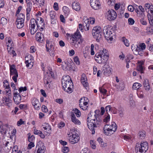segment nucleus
I'll list each match as a JSON object with an SVG mask.
<instances>
[{
  "instance_id": "nucleus-60",
  "label": "nucleus",
  "mask_w": 153,
  "mask_h": 153,
  "mask_svg": "<svg viewBox=\"0 0 153 153\" xmlns=\"http://www.w3.org/2000/svg\"><path fill=\"white\" fill-rule=\"evenodd\" d=\"M134 23V20L132 18H129L128 19V23L129 25H132Z\"/></svg>"
},
{
  "instance_id": "nucleus-32",
  "label": "nucleus",
  "mask_w": 153,
  "mask_h": 153,
  "mask_svg": "<svg viewBox=\"0 0 153 153\" xmlns=\"http://www.w3.org/2000/svg\"><path fill=\"white\" fill-rule=\"evenodd\" d=\"M138 63L139 64L137 67V69L138 71H139L141 73H143L144 69L142 66L144 62L143 61H139Z\"/></svg>"
},
{
  "instance_id": "nucleus-16",
  "label": "nucleus",
  "mask_w": 153,
  "mask_h": 153,
  "mask_svg": "<svg viewBox=\"0 0 153 153\" xmlns=\"http://www.w3.org/2000/svg\"><path fill=\"white\" fill-rule=\"evenodd\" d=\"M37 28L41 31H42L45 28V23L42 18H38L36 20Z\"/></svg>"
},
{
  "instance_id": "nucleus-38",
  "label": "nucleus",
  "mask_w": 153,
  "mask_h": 153,
  "mask_svg": "<svg viewBox=\"0 0 153 153\" xmlns=\"http://www.w3.org/2000/svg\"><path fill=\"white\" fill-rule=\"evenodd\" d=\"M32 1L34 4H36L40 6L43 5L44 3V0H32Z\"/></svg>"
},
{
  "instance_id": "nucleus-57",
  "label": "nucleus",
  "mask_w": 153,
  "mask_h": 153,
  "mask_svg": "<svg viewBox=\"0 0 153 153\" xmlns=\"http://www.w3.org/2000/svg\"><path fill=\"white\" fill-rule=\"evenodd\" d=\"M69 148L66 146H64L62 149V152L64 153H67L69 152Z\"/></svg>"
},
{
  "instance_id": "nucleus-61",
  "label": "nucleus",
  "mask_w": 153,
  "mask_h": 153,
  "mask_svg": "<svg viewBox=\"0 0 153 153\" xmlns=\"http://www.w3.org/2000/svg\"><path fill=\"white\" fill-rule=\"evenodd\" d=\"M81 153H90L89 151L87 148H84L81 151Z\"/></svg>"
},
{
  "instance_id": "nucleus-23",
  "label": "nucleus",
  "mask_w": 153,
  "mask_h": 153,
  "mask_svg": "<svg viewBox=\"0 0 153 153\" xmlns=\"http://www.w3.org/2000/svg\"><path fill=\"white\" fill-rule=\"evenodd\" d=\"M102 69L104 74L106 76H109L111 72V68L108 65L103 67Z\"/></svg>"
},
{
  "instance_id": "nucleus-47",
  "label": "nucleus",
  "mask_w": 153,
  "mask_h": 153,
  "mask_svg": "<svg viewBox=\"0 0 153 153\" xmlns=\"http://www.w3.org/2000/svg\"><path fill=\"white\" fill-rule=\"evenodd\" d=\"M7 21V19L4 17H2L1 19V24L4 25L6 24Z\"/></svg>"
},
{
  "instance_id": "nucleus-26",
  "label": "nucleus",
  "mask_w": 153,
  "mask_h": 153,
  "mask_svg": "<svg viewBox=\"0 0 153 153\" xmlns=\"http://www.w3.org/2000/svg\"><path fill=\"white\" fill-rule=\"evenodd\" d=\"M89 20L87 17H84L83 19V25L86 26V28L85 29V30H89Z\"/></svg>"
},
{
  "instance_id": "nucleus-22",
  "label": "nucleus",
  "mask_w": 153,
  "mask_h": 153,
  "mask_svg": "<svg viewBox=\"0 0 153 153\" xmlns=\"http://www.w3.org/2000/svg\"><path fill=\"white\" fill-rule=\"evenodd\" d=\"M45 47L47 51L49 53L53 51L54 49V48L51 43L48 40L46 41Z\"/></svg>"
},
{
  "instance_id": "nucleus-4",
  "label": "nucleus",
  "mask_w": 153,
  "mask_h": 153,
  "mask_svg": "<svg viewBox=\"0 0 153 153\" xmlns=\"http://www.w3.org/2000/svg\"><path fill=\"white\" fill-rule=\"evenodd\" d=\"M69 140L71 144H75L78 142L80 140L78 134L75 129H70V131L67 133Z\"/></svg>"
},
{
  "instance_id": "nucleus-36",
  "label": "nucleus",
  "mask_w": 153,
  "mask_h": 153,
  "mask_svg": "<svg viewBox=\"0 0 153 153\" xmlns=\"http://www.w3.org/2000/svg\"><path fill=\"white\" fill-rule=\"evenodd\" d=\"M43 34L40 32H37L36 34L35 38L36 40L39 42H41L42 41V36Z\"/></svg>"
},
{
  "instance_id": "nucleus-34",
  "label": "nucleus",
  "mask_w": 153,
  "mask_h": 153,
  "mask_svg": "<svg viewBox=\"0 0 153 153\" xmlns=\"http://www.w3.org/2000/svg\"><path fill=\"white\" fill-rule=\"evenodd\" d=\"M115 86L116 89L119 91H122L125 88V85L123 83L121 82H120L119 85H115Z\"/></svg>"
},
{
  "instance_id": "nucleus-50",
  "label": "nucleus",
  "mask_w": 153,
  "mask_h": 153,
  "mask_svg": "<svg viewBox=\"0 0 153 153\" xmlns=\"http://www.w3.org/2000/svg\"><path fill=\"white\" fill-rule=\"evenodd\" d=\"M74 112L76 116L77 117H80L81 113L80 111L77 108H75L74 110Z\"/></svg>"
},
{
  "instance_id": "nucleus-43",
  "label": "nucleus",
  "mask_w": 153,
  "mask_h": 153,
  "mask_svg": "<svg viewBox=\"0 0 153 153\" xmlns=\"http://www.w3.org/2000/svg\"><path fill=\"white\" fill-rule=\"evenodd\" d=\"M100 91L104 96L106 95L107 90L104 88L103 87H101L99 88Z\"/></svg>"
},
{
  "instance_id": "nucleus-14",
  "label": "nucleus",
  "mask_w": 153,
  "mask_h": 153,
  "mask_svg": "<svg viewBox=\"0 0 153 153\" xmlns=\"http://www.w3.org/2000/svg\"><path fill=\"white\" fill-rule=\"evenodd\" d=\"M36 20L34 19H32L30 20L29 25V30L32 35L34 34L38 29L36 27Z\"/></svg>"
},
{
  "instance_id": "nucleus-2",
  "label": "nucleus",
  "mask_w": 153,
  "mask_h": 153,
  "mask_svg": "<svg viewBox=\"0 0 153 153\" xmlns=\"http://www.w3.org/2000/svg\"><path fill=\"white\" fill-rule=\"evenodd\" d=\"M63 89L68 93L72 92L71 87L73 86V83L69 76H63L62 79Z\"/></svg>"
},
{
  "instance_id": "nucleus-48",
  "label": "nucleus",
  "mask_w": 153,
  "mask_h": 153,
  "mask_svg": "<svg viewBox=\"0 0 153 153\" xmlns=\"http://www.w3.org/2000/svg\"><path fill=\"white\" fill-rule=\"evenodd\" d=\"M28 140L29 142H33L35 140V137L33 135H32L30 136V134L29 135L28 134Z\"/></svg>"
},
{
  "instance_id": "nucleus-13",
  "label": "nucleus",
  "mask_w": 153,
  "mask_h": 153,
  "mask_svg": "<svg viewBox=\"0 0 153 153\" xmlns=\"http://www.w3.org/2000/svg\"><path fill=\"white\" fill-rule=\"evenodd\" d=\"M46 150V147L44 143L39 141L37 143L35 153H44Z\"/></svg>"
},
{
  "instance_id": "nucleus-5",
  "label": "nucleus",
  "mask_w": 153,
  "mask_h": 153,
  "mask_svg": "<svg viewBox=\"0 0 153 153\" xmlns=\"http://www.w3.org/2000/svg\"><path fill=\"white\" fill-rule=\"evenodd\" d=\"M117 128V126L114 122H112L111 124L105 126L103 130L105 134L107 135H110L114 133Z\"/></svg>"
},
{
  "instance_id": "nucleus-42",
  "label": "nucleus",
  "mask_w": 153,
  "mask_h": 153,
  "mask_svg": "<svg viewBox=\"0 0 153 153\" xmlns=\"http://www.w3.org/2000/svg\"><path fill=\"white\" fill-rule=\"evenodd\" d=\"M138 134L140 137L143 139L146 136V132L144 130H141L139 131Z\"/></svg>"
},
{
  "instance_id": "nucleus-3",
  "label": "nucleus",
  "mask_w": 153,
  "mask_h": 153,
  "mask_svg": "<svg viewBox=\"0 0 153 153\" xmlns=\"http://www.w3.org/2000/svg\"><path fill=\"white\" fill-rule=\"evenodd\" d=\"M71 44L77 48L79 45L82 42L81 36L79 30H77L74 34L72 35L70 39Z\"/></svg>"
},
{
  "instance_id": "nucleus-54",
  "label": "nucleus",
  "mask_w": 153,
  "mask_h": 153,
  "mask_svg": "<svg viewBox=\"0 0 153 153\" xmlns=\"http://www.w3.org/2000/svg\"><path fill=\"white\" fill-rule=\"evenodd\" d=\"M28 146V149H30L35 146L34 143L33 142H30Z\"/></svg>"
},
{
  "instance_id": "nucleus-15",
  "label": "nucleus",
  "mask_w": 153,
  "mask_h": 153,
  "mask_svg": "<svg viewBox=\"0 0 153 153\" xmlns=\"http://www.w3.org/2000/svg\"><path fill=\"white\" fill-rule=\"evenodd\" d=\"M106 16L109 21L114 20L117 18V14L114 10L111 9L107 11Z\"/></svg>"
},
{
  "instance_id": "nucleus-7",
  "label": "nucleus",
  "mask_w": 153,
  "mask_h": 153,
  "mask_svg": "<svg viewBox=\"0 0 153 153\" xmlns=\"http://www.w3.org/2000/svg\"><path fill=\"white\" fill-rule=\"evenodd\" d=\"M97 115H94L95 118L94 119H92L89 120H87V125L88 128L92 131V134H94L95 133L94 128L97 127V125L100 124V121L98 120V118H97Z\"/></svg>"
},
{
  "instance_id": "nucleus-41",
  "label": "nucleus",
  "mask_w": 153,
  "mask_h": 153,
  "mask_svg": "<svg viewBox=\"0 0 153 153\" xmlns=\"http://www.w3.org/2000/svg\"><path fill=\"white\" fill-rule=\"evenodd\" d=\"M63 12L66 16H67L70 13V10L66 6H64L62 8Z\"/></svg>"
},
{
  "instance_id": "nucleus-19",
  "label": "nucleus",
  "mask_w": 153,
  "mask_h": 153,
  "mask_svg": "<svg viewBox=\"0 0 153 153\" xmlns=\"http://www.w3.org/2000/svg\"><path fill=\"white\" fill-rule=\"evenodd\" d=\"M31 104L34 108L36 110H39L40 109L41 104L39 100L35 97L31 99Z\"/></svg>"
},
{
  "instance_id": "nucleus-8",
  "label": "nucleus",
  "mask_w": 153,
  "mask_h": 153,
  "mask_svg": "<svg viewBox=\"0 0 153 153\" xmlns=\"http://www.w3.org/2000/svg\"><path fill=\"white\" fill-rule=\"evenodd\" d=\"M102 31L101 28L98 26L94 27L92 30V35L97 42H100L102 41L101 34Z\"/></svg>"
},
{
  "instance_id": "nucleus-17",
  "label": "nucleus",
  "mask_w": 153,
  "mask_h": 153,
  "mask_svg": "<svg viewBox=\"0 0 153 153\" xmlns=\"http://www.w3.org/2000/svg\"><path fill=\"white\" fill-rule=\"evenodd\" d=\"M42 128L44 133L46 135H50L51 132V126L48 123H43L42 126Z\"/></svg>"
},
{
  "instance_id": "nucleus-20",
  "label": "nucleus",
  "mask_w": 153,
  "mask_h": 153,
  "mask_svg": "<svg viewBox=\"0 0 153 153\" xmlns=\"http://www.w3.org/2000/svg\"><path fill=\"white\" fill-rule=\"evenodd\" d=\"M90 5L94 10H97L101 8V5L98 0H90Z\"/></svg>"
},
{
  "instance_id": "nucleus-59",
  "label": "nucleus",
  "mask_w": 153,
  "mask_h": 153,
  "mask_svg": "<svg viewBox=\"0 0 153 153\" xmlns=\"http://www.w3.org/2000/svg\"><path fill=\"white\" fill-rule=\"evenodd\" d=\"M24 123V122L23 121L22 119H20L19 121L17 122V125L19 126H21L22 124Z\"/></svg>"
},
{
  "instance_id": "nucleus-9",
  "label": "nucleus",
  "mask_w": 153,
  "mask_h": 153,
  "mask_svg": "<svg viewBox=\"0 0 153 153\" xmlns=\"http://www.w3.org/2000/svg\"><path fill=\"white\" fill-rule=\"evenodd\" d=\"M112 27L109 26H105L103 29V33L105 37L108 40L111 41L113 40V32Z\"/></svg>"
},
{
  "instance_id": "nucleus-6",
  "label": "nucleus",
  "mask_w": 153,
  "mask_h": 153,
  "mask_svg": "<svg viewBox=\"0 0 153 153\" xmlns=\"http://www.w3.org/2000/svg\"><path fill=\"white\" fill-rule=\"evenodd\" d=\"M149 146L146 142H142L136 144L135 151L137 153H145L148 150Z\"/></svg>"
},
{
  "instance_id": "nucleus-49",
  "label": "nucleus",
  "mask_w": 153,
  "mask_h": 153,
  "mask_svg": "<svg viewBox=\"0 0 153 153\" xmlns=\"http://www.w3.org/2000/svg\"><path fill=\"white\" fill-rule=\"evenodd\" d=\"M74 61L75 63L77 65H79L80 62L78 57L77 56L74 57L73 58Z\"/></svg>"
},
{
  "instance_id": "nucleus-37",
  "label": "nucleus",
  "mask_w": 153,
  "mask_h": 153,
  "mask_svg": "<svg viewBox=\"0 0 153 153\" xmlns=\"http://www.w3.org/2000/svg\"><path fill=\"white\" fill-rule=\"evenodd\" d=\"M140 23L143 25H146L147 22L144 19L145 15L144 13H141L140 14Z\"/></svg>"
},
{
  "instance_id": "nucleus-24",
  "label": "nucleus",
  "mask_w": 153,
  "mask_h": 153,
  "mask_svg": "<svg viewBox=\"0 0 153 153\" xmlns=\"http://www.w3.org/2000/svg\"><path fill=\"white\" fill-rule=\"evenodd\" d=\"M50 18L51 20V23L52 24H55L56 22V13L53 11H51L50 13Z\"/></svg>"
},
{
  "instance_id": "nucleus-62",
  "label": "nucleus",
  "mask_w": 153,
  "mask_h": 153,
  "mask_svg": "<svg viewBox=\"0 0 153 153\" xmlns=\"http://www.w3.org/2000/svg\"><path fill=\"white\" fill-rule=\"evenodd\" d=\"M3 101L4 102L7 103L10 102V100L9 98H7L6 97H4L3 98Z\"/></svg>"
},
{
  "instance_id": "nucleus-28",
  "label": "nucleus",
  "mask_w": 153,
  "mask_h": 153,
  "mask_svg": "<svg viewBox=\"0 0 153 153\" xmlns=\"http://www.w3.org/2000/svg\"><path fill=\"white\" fill-rule=\"evenodd\" d=\"M143 85L146 91H148L150 90V85L148 79H144L143 82Z\"/></svg>"
},
{
  "instance_id": "nucleus-27",
  "label": "nucleus",
  "mask_w": 153,
  "mask_h": 153,
  "mask_svg": "<svg viewBox=\"0 0 153 153\" xmlns=\"http://www.w3.org/2000/svg\"><path fill=\"white\" fill-rule=\"evenodd\" d=\"M146 46L144 43H142L139 45V46H137V48L135 49V51L138 52V53L139 54V53L140 51H142L144 50L146 48Z\"/></svg>"
},
{
  "instance_id": "nucleus-12",
  "label": "nucleus",
  "mask_w": 153,
  "mask_h": 153,
  "mask_svg": "<svg viewBox=\"0 0 153 153\" xmlns=\"http://www.w3.org/2000/svg\"><path fill=\"white\" fill-rule=\"evenodd\" d=\"M88 102L89 100L88 98L85 97L81 98L80 99L79 102L80 108L83 110L87 109Z\"/></svg>"
},
{
  "instance_id": "nucleus-18",
  "label": "nucleus",
  "mask_w": 153,
  "mask_h": 153,
  "mask_svg": "<svg viewBox=\"0 0 153 153\" xmlns=\"http://www.w3.org/2000/svg\"><path fill=\"white\" fill-rule=\"evenodd\" d=\"M25 60L27 67L29 68H31L34 64L33 57L31 55H28L25 57Z\"/></svg>"
},
{
  "instance_id": "nucleus-1",
  "label": "nucleus",
  "mask_w": 153,
  "mask_h": 153,
  "mask_svg": "<svg viewBox=\"0 0 153 153\" xmlns=\"http://www.w3.org/2000/svg\"><path fill=\"white\" fill-rule=\"evenodd\" d=\"M108 51L105 49L96 53L95 55V59L96 62L100 64L106 63L108 58Z\"/></svg>"
},
{
  "instance_id": "nucleus-33",
  "label": "nucleus",
  "mask_w": 153,
  "mask_h": 153,
  "mask_svg": "<svg viewBox=\"0 0 153 153\" xmlns=\"http://www.w3.org/2000/svg\"><path fill=\"white\" fill-rule=\"evenodd\" d=\"M51 78L49 76L46 75L44 78V83L46 85V86L49 87V83H50L51 81Z\"/></svg>"
},
{
  "instance_id": "nucleus-31",
  "label": "nucleus",
  "mask_w": 153,
  "mask_h": 153,
  "mask_svg": "<svg viewBox=\"0 0 153 153\" xmlns=\"http://www.w3.org/2000/svg\"><path fill=\"white\" fill-rule=\"evenodd\" d=\"M71 120L75 125H80L81 124L80 121L76 119L74 114H73L71 115Z\"/></svg>"
},
{
  "instance_id": "nucleus-63",
  "label": "nucleus",
  "mask_w": 153,
  "mask_h": 153,
  "mask_svg": "<svg viewBox=\"0 0 153 153\" xmlns=\"http://www.w3.org/2000/svg\"><path fill=\"white\" fill-rule=\"evenodd\" d=\"M36 51V49L34 46H31L30 48V52L31 53L35 52Z\"/></svg>"
},
{
  "instance_id": "nucleus-46",
  "label": "nucleus",
  "mask_w": 153,
  "mask_h": 153,
  "mask_svg": "<svg viewBox=\"0 0 153 153\" xmlns=\"http://www.w3.org/2000/svg\"><path fill=\"white\" fill-rule=\"evenodd\" d=\"M110 116L108 114L106 115L105 116V118L103 119V122L105 123H107L110 121Z\"/></svg>"
},
{
  "instance_id": "nucleus-56",
  "label": "nucleus",
  "mask_w": 153,
  "mask_h": 153,
  "mask_svg": "<svg viewBox=\"0 0 153 153\" xmlns=\"http://www.w3.org/2000/svg\"><path fill=\"white\" fill-rule=\"evenodd\" d=\"M7 47H9L10 46H13V42L11 39H8L7 43H6Z\"/></svg>"
},
{
  "instance_id": "nucleus-64",
  "label": "nucleus",
  "mask_w": 153,
  "mask_h": 153,
  "mask_svg": "<svg viewBox=\"0 0 153 153\" xmlns=\"http://www.w3.org/2000/svg\"><path fill=\"white\" fill-rule=\"evenodd\" d=\"M128 9L129 11L132 12L134 11V8L131 5H129L128 7Z\"/></svg>"
},
{
  "instance_id": "nucleus-30",
  "label": "nucleus",
  "mask_w": 153,
  "mask_h": 153,
  "mask_svg": "<svg viewBox=\"0 0 153 153\" xmlns=\"http://www.w3.org/2000/svg\"><path fill=\"white\" fill-rule=\"evenodd\" d=\"M72 8L73 9L76 11H79L80 9L79 3L76 2H74L72 3Z\"/></svg>"
},
{
  "instance_id": "nucleus-35",
  "label": "nucleus",
  "mask_w": 153,
  "mask_h": 153,
  "mask_svg": "<svg viewBox=\"0 0 153 153\" xmlns=\"http://www.w3.org/2000/svg\"><path fill=\"white\" fill-rule=\"evenodd\" d=\"M15 103L16 104H19L21 101V97L20 95L15 96L13 97Z\"/></svg>"
},
{
  "instance_id": "nucleus-11",
  "label": "nucleus",
  "mask_w": 153,
  "mask_h": 153,
  "mask_svg": "<svg viewBox=\"0 0 153 153\" xmlns=\"http://www.w3.org/2000/svg\"><path fill=\"white\" fill-rule=\"evenodd\" d=\"M10 76H13L12 79L15 82L17 81V78L18 74L17 71L16 69L15 66L14 65H10Z\"/></svg>"
},
{
  "instance_id": "nucleus-25",
  "label": "nucleus",
  "mask_w": 153,
  "mask_h": 153,
  "mask_svg": "<svg viewBox=\"0 0 153 153\" xmlns=\"http://www.w3.org/2000/svg\"><path fill=\"white\" fill-rule=\"evenodd\" d=\"M81 81L82 85L84 87H86L88 85L87 82V77L84 74H83L82 75L81 78Z\"/></svg>"
},
{
  "instance_id": "nucleus-44",
  "label": "nucleus",
  "mask_w": 153,
  "mask_h": 153,
  "mask_svg": "<svg viewBox=\"0 0 153 153\" xmlns=\"http://www.w3.org/2000/svg\"><path fill=\"white\" fill-rule=\"evenodd\" d=\"M5 89L6 91V92L7 95H8L9 97H11V91L10 89V87H9L8 85L6 86Z\"/></svg>"
},
{
  "instance_id": "nucleus-53",
  "label": "nucleus",
  "mask_w": 153,
  "mask_h": 153,
  "mask_svg": "<svg viewBox=\"0 0 153 153\" xmlns=\"http://www.w3.org/2000/svg\"><path fill=\"white\" fill-rule=\"evenodd\" d=\"M94 45L93 44H92L91 46V54L92 55H93L95 54L94 52Z\"/></svg>"
},
{
  "instance_id": "nucleus-51",
  "label": "nucleus",
  "mask_w": 153,
  "mask_h": 153,
  "mask_svg": "<svg viewBox=\"0 0 153 153\" xmlns=\"http://www.w3.org/2000/svg\"><path fill=\"white\" fill-rule=\"evenodd\" d=\"M42 110L43 112L45 113H47L48 111L47 107L44 105H43L42 106Z\"/></svg>"
},
{
  "instance_id": "nucleus-45",
  "label": "nucleus",
  "mask_w": 153,
  "mask_h": 153,
  "mask_svg": "<svg viewBox=\"0 0 153 153\" xmlns=\"http://www.w3.org/2000/svg\"><path fill=\"white\" fill-rule=\"evenodd\" d=\"M147 16L149 24L153 26V17L151 16V15H148Z\"/></svg>"
},
{
  "instance_id": "nucleus-39",
  "label": "nucleus",
  "mask_w": 153,
  "mask_h": 153,
  "mask_svg": "<svg viewBox=\"0 0 153 153\" xmlns=\"http://www.w3.org/2000/svg\"><path fill=\"white\" fill-rule=\"evenodd\" d=\"M121 41L126 46L128 47L129 46V42L125 37H122L121 39Z\"/></svg>"
},
{
  "instance_id": "nucleus-40",
  "label": "nucleus",
  "mask_w": 153,
  "mask_h": 153,
  "mask_svg": "<svg viewBox=\"0 0 153 153\" xmlns=\"http://www.w3.org/2000/svg\"><path fill=\"white\" fill-rule=\"evenodd\" d=\"M141 86V84L139 83L135 82L133 84L132 89L133 90H137L139 89Z\"/></svg>"
},
{
  "instance_id": "nucleus-58",
  "label": "nucleus",
  "mask_w": 153,
  "mask_h": 153,
  "mask_svg": "<svg viewBox=\"0 0 153 153\" xmlns=\"http://www.w3.org/2000/svg\"><path fill=\"white\" fill-rule=\"evenodd\" d=\"M90 143L91 148L94 149H95L96 148V146L94 141L92 140H90Z\"/></svg>"
},
{
  "instance_id": "nucleus-52",
  "label": "nucleus",
  "mask_w": 153,
  "mask_h": 153,
  "mask_svg": "<svg viewBox=\"0 0 153 153\" xmlns=\"http://www.w3.org/2000/svg\"><path fill=\"white\" fill-rule=\"evenodd\" d=\"M137 94L138 97L140 98H142L143 97L144 95L142 91H137Z\"/></svg>"
},
{
  "instance_id": "nucleus-21",
  "label": "nucleus",
  "mask_w": 153,
  "mask_h": 153,
  "mask_svg": "<svg viewBox=\"0 0 153 153\" xmlns=\"http://www.w3.org/2000/svg\"><path fill=\"white\" fill-rule=\"evenodd\" d=\"M144 8L146 12L148 13V15H151L153 17V6L146 3L145 5Z\"/></svg>"
},
{
  "instance_id": "nucleus-29",
  "label": "nucleus",
  "mask_w": 153,
  "mask_h": 153,
  "mask_svg": "<svg viewBox=\"0 0 153 153\" xmlns=\"http://www.w3.org/2000/svg\"><path fill=\"white\" fill-rule=\"evenodd\" d=\"M32 8V5L27 6L26 8V19L29 20L30 19L31 11Z\"/></svg>"
},
{
  "instance_id": "nucleus-10",
  "label": "nucleus",
  "mask_w": 153,
  "mask_h": 153,
  "mask_svg": "<svg viewBox=\"0 0 153 153\" xmlns=\"http://www.w3.org/2000/svg\"><path fill=\"white\" fill-rule=\"evenodd\" d=\"M25 16L22 13H20L15 22V24L18 29L22 28L24 25Z\"/></svg>"
},
{
  "instance_id": "nucleus-55",
  "label": "nucleus",
  "mask_w": 153,
  "mask_h": 153,
  "mask_svg": "<svg viewBox=\"0 0 153 153\" xmlns=\"http://www.w3.org/2000/svg\"><path fill=\"white\" fill-rule=\"evenodd\" d=\"M27 90V87L26 86L24 87H21L19 88V91L20 93L22 92V91H25Z\"/></svg>"
}]
</instances>
